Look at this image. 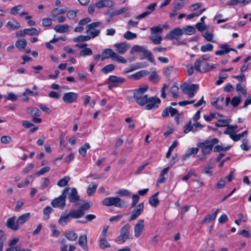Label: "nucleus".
<instances>
[{
    "label": "nucleus",
    "mask_w": 251,
    "mask_h": 251,
    "mask_svg": "<svg viewBox=\"0 0 251 251\" xmlns=\"http://www.w3.org/2000/svg\"><path fill=\"white\" fill-rule=\"evenodd\" d=\"M148 89L147 85H144L134 91L133 98L136 103L141 105H145V109L148 110L156 109L160 103L159 98L148 97L145 93Z\"/></svg>",
    "instance_id": "nucleus-1"
},
{
    "label": "nucleus",
    "mask_w": 251,
    "mask_h": 251,
    "mask_svg": "<svg viewBox=\"0 0 251 251\" xmlns=\"http://www.w3.org/2000/svg\"><path fill=\"white\" fill-rule=\"evenodd\" d=\"M103 205L107 206H115L118 208L127 207V202L118 197H109L104 198L101 201Z\"/></svg>",
    "instance_id": "nucleus-2"
},
{
    "label": "nucleus",
    "mask_w": 251,
    "mask_h": 251,
    "mask_svg": "<svg viewBox=\"0 0 251 251\" xmlns=\"http://www.w3.org/2000/svg\"><path fill=\"white\" fill-rule=\"evenodd\" d=\"M136 52L143 53L145 58H147L150 62L154 63L155 60L153 54L144 46L137 45H134L131 49L129 53L133 54Z\"/></svg>",
    "instance_id": "nucleus-3"
},
{
    "label": "nucleus",
    "mask_w": 251,
    "mask_h": 251,
    "mask_svg": "<svg viewBox=\"0 0 251 251\" xmlns=\"http://www.w3.org/2000/svg\"><path fill=\"white\" fill-rule=\"evenodd\" d=\"M102 24L100 22H97L88 25L86 28V33L89 36L90 38L93 39L98 36L100 33V27Z\"/></svg>",
    "instance_id": "nucleus-4"
},
{
    "label": "nucleus",
    "mask_w": 251,
    "mask_h": 251,
    "mask_svg": "<svg viewBox=\"0 0 251 251\" xmlns=\"http://www.w3.org/2000/svg\"><path fill=\"white\" fill-rule=\"evenodd\" d=\"M180 87L184 94H187L189 98H193L198 90L199 86L198 84L183 83L180 85Z\"/></svg>",
    "instance_id": "nucleus-5"
},
{
    "label": "nucleus",
    "mask_w": 251,
    "mask_h": 251,
    "mask_svg": "<svg viewBox=\"0 0 251 251\" xmlns=\"http://www.w3.org/2000/svg\"><path fill=\"white\" fill-rule=\"evenodd\" d=\"M230 101L229 97H227L225 100L224 96H221L218 98H214L211 102L212 105L215 106L218 109H221L224 106L228 105L229 102Z\"/></svg>",
    "instance_id": "nucleus-6"
},
{
    "label": "nucleus",
    "mask_w": 251,
    "mask_h": 251,
    "mask_svg": "<svg viewBox=\"0 0 251 251\" xmlns=\"http://www.w3.org/2000/svg\"><path fill=\"white\" fill-rule=\"evenodd\" d=\"M63 193H64V195H68V198L71 202H75L79 200V196L75 188H67L64 190Z\"/></svg>",
    "instance_id": "nucleus-7"
},
{
    "label": "nucleus",
    "mask_w": 251,
    "mask_h": 251,
    "mask_svg": "<svg viewBox=\"0 0 251 251\" xmlns=\"http://www.w3.org/2000/svg\"><path fill=\"white\" fill-rule=\"evenodd\" d=\"M130 226L129 224H126L121 229L120 235L115 240L124 243L128 238L130 232Z\"/></svg>",
    "instance_id": "nucleus-8"
},
{
    "label": "nucleus",
    "mask_w": 251,
    "mask_h": 251,
    "mask_svg": "<svg viewBox=\"0 0 251 251\" xmlns=\"http://www.w3.org/2000/svg\"><path fill=\"white\" fill-rule=\"evenodd\" d=\"M66 195H64V193H63L61 196L52 201L51 202V205L54 207H59L63 209L66 205Z\"/></svg>",
    "instance_id": "nucleus-9"
},
{
    "label": "nucleus",
    "mask_w": 251,
    "mask_h": 251,
    "mask_svg": "<svg viewBox=\"0 0 251 251\" xmlns=\"http://www.w3.org/2000/svg\"><path fill=\"white\" fill-rule=\"evenodd\" d=\"M113 47L116 49V53L120 54H124L129 49L130 45L127 42H123L116 43L113 45Z\"/></svg>",
    "instance_id": "nucleus-10"
},
{
    "label": "nucleus",
    "mask_w": 251,
    "mask_h": 251,
    "mask_svg": "<svg viewBox=\"0 0 251 251\" xmlns=\"http://www.w3.org/2000/svg\"><path fill=\"white\" fill-rule=\"evenodd\" d=\"M145 227L144 220H138L134 226V236L138 238L142 234Z\"/></svg>",
    "instance_id": "nucleus-11"
},
{
    "label": "nucleus",
    "mask_w": 251,
    "mask_h": 251,
    "mask_svg": "<svg viewBox=\"0 0 251 251\" xmlns=\"http://www.w3.org/2000/svg\"><path fill=\"white\" fill-rule=\"evenodd\" d=\"M183 34V30L180 28H176L172 30L166 35V38L172 40L174 39L177 40Z\"/></svg>",
    "instance_id": "nucleus-12"
},
{
    "label": "nucleus",
    "mask_w": 251,
    "mask_h": 251,
    "mask_svg": "<svg viewBox=\"0 0 251 251\" xmlns=\"http://www.w3.org/2000/svg\"><path fill=\"white\" fill-rule=\"evenodd\" d=\"M144 210V203L141 202L138 204L136 208H135L131 213V216L129 219V222H131L137 219L143 212Z\"/></svg>",
    "instance_id": "nucleus-13"
},
{
    "label": "nucleus",
    "mask_w": 251,
    "mask_h": 251,
    "mask_svg": "<svg viewBox=\"0 0 251 251\" xmlns=\"http://www.w3.org/2000/svg\"><path fill=\"white\" fill-rule=\"evenodd\" d=\"M71 219L72 217L70 213L65 211L61 214L58 219V223L61 226H64L70 223Z\"/></svg>",
    "instance_id": "nucleus-14"
},
{
    "label": "nucleus",
    "mask_w": 251,
    "mask_h": 251,
    "mask_svg": "<svg viewBox=\"0 0 251 251\" xmlns=\"http://www.w3.org/2000/svg\"><path fill=\"white\" fill-rule=\"evenodd\" d=\"M197 146L201 149V151L204 155L210 154L213 150L212 145L208 144L207 142L199 143Z\"/></svg>",
    "instance_id": "nucleus-15"
},
{
    "label": "nucleus",
    "mask_w": 251,
    "mask_h": 251,
    "mask_svg": "<svg viewBox=\"0 0 251 251\" xmlns=\"http://www.w3.org/2000/svg\"><path fill=\"white\" fill-rule=\"evenodd\" d=\"M77 98V94L74 92H68L64 94L63 100L65 102L71 103L76 101Z\"/></svg>",
    "instance_id": "nucleus-16"
},
{
    "label": "nucleus",
    "mask_w": 251,
    "mask_h": 251,
    "mask_svg": "<svg viewBox=\"0 0 251 251\" xmlns=\"http://www.w3.org/2000/svg\"><path fill=\"white\" fill-rule=\"evenodd\" d=\"M220 48L221 50L215 52V54L217 55H223L231 50L235 51L236 53L238 52L237 50L230 48L229 46L227 44L222 45L220 47Z\"/></svg>",
    "instance_id": "nucleus-17"
},
{
    "label": "nucleus",
    "mask_w": 251,
    "mask_h": 251,
    "mask_svg": "<svg viewBox=\"0 0 251 251\" xmlns=\"http://www.w3.org/2000/svg\"><path fill=\"white\" fill-rule=\"evenodd\" d=\"M21 27L20 24L16 20L12 19L6 23L5 25V27L9 31L16 30Z\"/></svg>",
    "instance_id": "nucleus-18"
},
{
    "label": "nucleus",
    "mask_w": 251,
    "mask_h": 251,
    "mask_svg": "<svg viewBox=\"0 0 251 251\" xmlns=\"http://www.w3.org/2000/svg\"><path fill=\"white\" fill-rule=\"evenodd\" d=\"M199 148H188L186 152L185 153L182 159V161L188 160L191 155H195L199 152Z\"/></svg>",
    "instance_id": "nucleus-19"
},
{
    "label": "nucleus",
    "mask_w": 251,
    "mask_h": 251,
    "mask_svg": "<svg viewBox=\"0 0 251 251\" xmlns=\"http://www.w3.org/2000/svg\"><path fill=\"white\" fill-rule=\"evenodd\" d=\"M149 72L147 70H141L128 76L131 79L138 80L145 76L149 75Z\"/></svg>",
    "instance_id": "nucleus-20"
},
{
    "label": "nucleus",
    "mask_w": 251,
    "mask_h": 251,
    "mask_svg": "<svg viewBox=\"0 0 251 251\" xmlns=\"http://www.w3.org/2000/svg\"><path fill=\"white\" fill-rule=\"evenodd\" d=\"M109 82H111L113 83L114 85L116 87L119 86L120 84L124 83L126 81V79L121 77H118L115 75H110L109 77Z\"/></svg>",
    "instance_id": "nucleus-21"
},
{
    "label": "nucleus",
    "mask_w": 251,
    "mask_h": 251,
    "mask_svg": "<svg viewBox=\"0 0 251 251\" xmlns=\"http://www.w3.org/2000/svg\"><path fill=\"white\" fill-rule=\"evenodd\" d=\"M114 4V2L111 0H101L96 3V6L101 8L104 7H111Z\"/></svg>",
    "instance_id": "nucleus-22"
},
{
    "label": "nucleus",
    "mask_w": 251,
    "mask_h": 251,
    "mask_svg": "<svg viewBox=\"0 0 251 251\" xmlns=\"http://www.w3.org/2000/svg\"><path fill=\"white\" fill-rule=\"evenodd\" d=\"M59 243L61 244L60 251H67L68 245L66 244V241L65 239H62L59 241ZM75 249L74 245L70 244L68 251H75Z\"/></svg>",
    "instance_id": "nucleus-23"
},
{
    "label": "nucleus",
    "mask_w": 251,
    "mask_h": 251,
    "mask_svg": "<svg viewBox=\"0 0 251 251\" xmlns=\"http://www.w3.org/2000/svg\"><path fill=\"white\" fill-rule=\"evenodd\" d=\"M115 52L111 49H104L101 53V60L110 58L112 59Z\"/></svg>",
    "instance_id": "nucleus-24"
},
{
    "label": "nucleus",
    "mask_w": 251,
    "mask_h": 251,
    "mask_svg": "<svg viewBox=\"0 0 251 251\" xmlns=\"http://www.w3.org/2000/svg\"><path fill=\"white\" fill-rule=\"evenodd\" d=\"M7 226L8 227L14 230H17L20 228L19 224L15 222V217H13L11 218L8 219L7 221Z\"/></svg>",
    "instance_id": "nucleus-25"
},
{
    "label": "nucleus",
    "mask_w": 251,
    "mask_h": 251,
    "mask_svg": "<svg viewBox=\"0 0 251 251\" xmlns=\"http://www.w3.org/2000/svg\"><path fill=\"white\" fill-rule=\"evenodd\" d=\"M26 112L27 114L31 115L33 117H39L41 115V112L35 107H31L27 108L26 109Z\"/></svg>",
    "instance_id": "nucleus-26"
},
{
    "label": "nucleus",
    "mask_w": 251,
    "mask_h": 251,
    "mask_svg": "<svg viewBox=\"0 0 251 251\" xmlns=\"http://www.w3.org/2000/svg\"><path fill=\"white\" fill-rule=\"evenodd\" d=\"M69 213L72 218L74 219H78L81 218L85 214L84 211H83L82 209H80L72 210Z\"/></svg>",
    "instance_id": "nucleus-27"
},
{
    "label": "nucleus",
    "mask_w": 251,
    "mask_h": 251,
    "mask_svg": "<svg viewBox=\"0 0 251 251\" xmlns=\"http://www.w3.org/2000/svg\"><path fill=\"white\" fill-rule=\"evenodd\" d=\"M98 246L100 249H105L110 247V244L107 241L106 237H100Z\"/></svg>",
    "instance_id": "nucleus-28"
},
{
    "label": "nucleus",
    "mask_w": 251,
    "mask_h": 251,
    "mask_svg": "<svg viewBox=\"0 0 251 251\" xmlns=\"http://www.w3.org/2000/svg\"><path fill=\"white\" fill-rule=\"evenodd\" d=\"M30 216V213H26L21 215L17 219V223L19 225H21L27 222Z\"/></svg>",
    "instance_id": "nucleus-29"
},
{
    "label": "nucleus",
    "mask_w": 251,
    "mask_h": 251,
    "mask_svg": "<svg viewBox=\"0 0 251 251\" xmlns=\"http://www.w3.org/2000/svg\"><path fill=\"white\" fill-rule=\"evenodd\" d=\"M159 192L156 193L154 195L151 196L149 199L150 204L153 207H156L159 203V201L158 199Z\"/></svg>",
    "instance_id": "nucleus-30"
},
{
    "label": "nucleus",
    "mask_w": 251,
    "mask_h": 251,
    "mask_svg": "<svg viewBox=\"0 0 251 251\" xmlns=\"http://www.w3.org/2000/svg\"><path fill=\"white\" fill-rule=\"evenodd\" d=\"M69 28V26L68 25H56L54 29L57 32L65 33L67 32Z\"/></svg>",
    "instance_id": "nucleus-31"
},
{
    "label": "nucleus",
    "mask_w": 251,
    "mask_h": 251,
    "mask_svg": "<svg viewBox=\"0 0 251 251\" xmlns=\"http://www.w3.org/2000/svg\"><path fill=\"white\" fill-rule=\"evenodd\" d=\"M87 242V236L86 235H81L79 237L78 239L79 245L85 250H88Z\"/></svg>",
    "instance_id": "nucleus-32"
},
{
    "label": "nucleus",
    "mask_w": 251,
    "mask_h": 251,
    "mask_svg": "<svg viewBox=\"0 0 251 251\" xmlns=\"http://www.w3.org/2000/svg\"><path fill=\"white\" fill-rule=\"evenodd\" d=\"M213 166H214L213 161H212V160H210L208 164H207L206 166L204 167V169H203V172L205 174H206L209 176H211L213 175L212 169L213 168Z\"/></svg>",
    "instance_id": "nucleus-33"
},
{
    "label": "nucleus",
    "mask_w": 251,
    "mask_h": 251,
    "mask_svg": "<svg viewBox=\"0 0 251 251\" xmlns=\"http://www.w3.org/2000/svg\"><path fill=\"white\" fill-rule=\"evenodd\" d=\"M64 235L70 241H75L77 238V234L73 231L66 232Z\"/></svg>",
    "instance_id": "nucleus-34"
},
{
    "label": "nucleus",
    "mask_w": 251,
    "mask_h": 251,
    "mask_svg": "<svg viewBox=\"0 0 251 251\" xmlns=\"http://www.w3.org/2000/svg\"><path fill=\"white\" fill-rule=\"evenodd\" d=\"M149 39L154 44H160L162 41V36L160 34H156L155 35H151L149 37Z\"/></svg>",
    "instance_id": "nucleus-35"
},
{
    "label": "nucleus",
    "mask_w": 251,
    "mask_h": 251,
    "mask_svg": "<svg viewBox=\"0 0 251 251\" xmlns=\"http://www.w3.org/2000/svg\"><path fill=\"white\" fill-rule=\"evenodd\" d=\"M183 34L188 35H191L194 34L196 32V29L194 27L191 25H187L183 28Z\"/></svg>",
    "instance_id": "nucleus-36"
},
{
    "label": "nucleus",
    "mask_w": 251,
    "mask_h": 251,
    "mask_svg": "<svg viewBox=\"0 0 251 251\" xmlns=\"http://www.w3.org/2000/svg\"><path fill=\"white\" fill-rule=\"evenodd\" d=\"M53 211V209L49 206L45 207L43 209V219L44 220H47L50 218V215Z\"/></svg>",
    "instance_id": "nucleus-37"
},
{
    "label": "nucleus",
    "mask_w": 251,
    "mask_h": 251,
    "mask_svg": "<svg viewBox=\"0 0 251 251\" xmlns=\"http://www.w3.org/2000/svg\"><path fill=\"white\" fill-rule=\"evenodd\" d=\"M27 45V42L25 39H22L18 40L15 43V46L19 50L24 49Z\"/></svg>",
    "instance_id": "nucleus-38"
},
{
    "label": "nucleus",
    "mask_w": 251,
    "mask_h": 251,
    "mask_svg": "<svg viewBox=\"0 0 251 251\" xmlns=\"http://www.w3.org/2000/svg\"><path fill=\"white\" fill-rule=\"evenodd\" d=\"M112 60L115 61L117 62L122 64H126L127 63V60L124 57L118 54V53L115 52Z\"/></svg>",
    "instance_id": "nucleus-39"
},
{
    "label": "nucleus",
    "mask_w": 251,
    "mask_h": 251,
    "mask_svg": "<svg viewBox=\"0 0 251 251\" xmlns=\"http://www.w3.org/2000/svg\"><path fill=\"white\" fill-rule=\"evenodd\" d=\"M50 230L51 231V236L53 237H58L60 234L59 230L57 228V227L54 224H51L50 226Z\"/></svg>",
    "instance_id": "nucleus-40"
},
{
    "label": "nucleus",
    "mask_w": 251,
    "mask_h": 251,
    "mask_svg": "<svg viewBox=\"0 0 251 251\" xmlns=\"http://www.w3.org/2000/svg\"><path fill=\"white\" fill-rule=\"evenodd\" d=\"M236 90L238 93H240L246 96L247 90L245 85H243L240 83H238L236 86Z\"/></svg>",
    "instance_id": "nucleus-41"
},
{
    "label": "nucleus",
    "mask_w": 251,
    "mask_h": 251,
    "mask_svg": "<svg viewBox=\"0 0 251 251\" xmlns=\"http://www.w3.org/2000/svg\"><path fill=\"white\" fill-rule=\"evenodd\" d=\"M98 187V184L96 183H93L89 185L87 190V193L88 196H91L93 194H94Z\"/></svg>",
    "instance_id": "nucleus-42"
},
{
    "label": "nucleus",
    "mask_w": 251,
    "mask_h": 251,
    "mask_svg": "<svg viewBox=\"0 0 251 251\" xmlns=\"http://www.w3.org/2000/svg\"><path fill=\"white\" fill-rule=\"evenodd\" d=\"M149 80L154 83H157L159 80V77L155 71H152L149 76Z\"/></svg>",
    "instance_id": "nucleus-43"
},
{
    "label": "nucleus",
    "mask_w": 251,
    "mask_h": 251,
    "mask_svg": "<svg viewBox=\"0 0 251 251\" xmlns=\"http://www.w3.org/2000/svg\"><path fill=\"white\" fill-rule=\"evenodd\" d=\"M213 45L210 43H206L201 47V50L203 52L212 51L213 49Z\"/></svg>",
    "instance_id": "nucleus-44"
},
{
    "label": "nucleus",
    "mask_w": 251,
    "mask_h": 251,
    "mask_svg": "<svg viewBox=\"0 0 251 251\" xmlns=\"http://www.w3.org/2000/svg\"><path fill=\"white\" fill-rule=\"evenodd\" d=\"M90 148V146L89 143H85L82 146H81L79 150V153L82 156H85L87 153V150Z\"/></svg>",
    "instance_id": "nucleus-45"
},
{
    "label": "nucleus",
    "mask_w": 251,
    "mask_h": 251,
    "mask_svg": "<svg viewBox=\"0 0 251 251\" xmlns=\"http://www.w3.org/2000/svg\"><path fill=\"white\" fill-rule=\"evenodd\" d=\"M70 180V177L69 176H66L58 181L57 182V185L61 187H64L67 185Z\"/></svg>",
    "instance_id": "nucleus-46"
},
{
    "label": "nucleus",
    "mask_w": 251,
    "mask_h": 251,
    "mask_svg": "<svg viewBox=\"0 0 251 251\" xmlns=\"http://www.w3.org/2000/svg\"><path fill=\"white\" fill-rule=\"evenodd\" d=\"M178 87L176 85H173L170 90V92L172 94V96L175 98H178L179 96L178 94Z\"/></svg>",
    "instance_id": "nucleus-47"
},
{
    "label": "nucleus",
    "mask_w": 251,
    "mask_h": 251,
    "mask_svg": "<svg viewBox=\"0 0 251 251\" xmlns=\"http://www.w3.org/2000/svg\"><path fill=\"white\" fill-rule=\"evenodd\" d=\"M203 36L207 41L212 42H216V41L215 40H214V34L208 31L204 33Z\"/></svg>",
    "instance_id": "nucleus-48"
},
{
    "label": "nucleus",
    "mask_w": 251,
    "mask_h": 251,
    "mask_svg": "<svg viewBox=\"0 0 251 251\" xmlns=\"http://www.w3.org/2000/svg\"><path fill=\"white\" fill-rule=\"evenodd\" d=\"M91 39L90 38L89 36L87 34L86 35H80L77 37H76L74 38V41L77 42H84L90 40Z\"/></svg>",
    "instance_id": "nucleus-49"
},
{
    "label": "nucleus",
    "mask_w": 251,
    "mask_h": 251,
    "mask_svg": "<svg viewBox=\"0 0 251 251\" xmlns=\"http://www.w3.org/2000/svg\"><path fill=\"white\" fill-rule=\"evenodd\" d=\"M163 27L160 25L153 26L151 28L152 34H159L162 32Z\"/></svg>",
    "instance_id": "nucleus-50"
},
{
    "label": "nucleus",
    "mask_w": 251,
    "mask_h": 251,
    "mask_svg": "<svg viewBox=\"0 0 251 251\" xmlns=\"http://www.w3.org/2000/svg\"><path fill=\"white\" fill-rule=\"evenodd\" d=\"M115 68V66L112 64H108L104 66L101 70V71L106 74L114 70Z\"/></svg>",
    "instance_id": "nucleus-51"
},
{
    "label": "nucleus",
    "mask_w": 251,
    "mask_h": 251,
    "mask_svg": "<svg viewBox=\"0 0 251 251\" xmlns=\"http://www.w3.org/2000/svg\"><path fill=\"white\" fill-rule=\"evenodd\" d=\"M230 148V146H227L226 147L222 145H217L213 148V151L214 152H219L221 151H227Z\"/></svg>",
    "instance_id": "nucleus-52"
},
{
    "label": "nucleus",
    "mask_w": 251,
    "mask_h": 251,
    "mask_svg": "<svg viewBox=\"0 0 251 251\" xmlns=\"http://www.w3.org/2000/svg\"><path fill=\"white\" fill-rule=\"evenodd\" d=\"M93 52L92 50L90 48H86L83 50H81L79 53L80 56H90L92 55Z\"/></svg>",
    "instance_id": "nucleus-53"
},
{
    "label": "nucleus",
    "mask_w": 251,
    "mask_h": 251,
    "mask_svg": "<svg viewBox=\"0 0 251 251\" xmlns=\"http://www.w3.org/2000/svg\"><path fill=\"white\" fill-rule=\"evenodd\" d=\"M137 34L131 31H127L124 33V37L127 40H132L136 38Z\"/></svg>",
    "instance_id": "nucleus-54"
},
{
    "label": "nucleus",
    "mask_w": 251,
    "mask_h": 251,
    "mask_svg": "<svg viewBox=\"0 0 251 251\" xmlns=\"http://www.w3.org/2000/svg\"><path fill=\"white\" fill-rule=\"evenodd\" d=\"M23 6L21 4L14 6L10 9V13L13 15H16L23 8Z\"/></svg>",
    "instance_id": "nucleus-55"
},
{
    "label": "nucleus",
    "mask_w": 251,
    "mask_h": 251,
    "mask_svg": "<svg viewBox=\"0 0 251 251\" xmlns=\"http://www.w3.org/2000/svg\"><path fill=\"white\" fill-rule=\"evenodd\" d=\"M67 7H65L62 8H54L52 10V14L60 15L66 12L67 11Z\"/></svg>",
    "instance_id": "nucleus-56"
},
{
    "label": "nucleus",
    "mask_w": 251,
    "mask_h": 251,
    "mask_svg": "<svg viewBox=\"0 0 251 251\" xmlns=\"http://www.w3.org/2000/svg\"><path fill=\"white\" fill-rule=\"evenodd\" d=\"M197 175L195 173L194 170L189 171L186 175L182 177V179L184 181L188 180L192 176H197Z\"/></svg>",
    "instance_id": "nucleus-57"
},
{
    "label": "nucleus",
    "mask_w": 251,
    "mask_h": 251,
    "mask_svg": "<svg viewBox=\"0 0 251 251\" xmlns=\"http://www.w3.org/2000/svg\"><path fill=\"white\" fill-rule=\"evenodd\" d=\"M26 35L29 36L38 35L39 33L38 30L35 28H26Z\"/></svg>",
    "instance_id": "nucleus-58"
},
{
    "label": "nucleus",
    "mask_w": 251,
    "mask_h": 251,
    "mask_svg": "<svg viewBox=\"0 0 251 251\" xmlns=\"http://www.w3.org/2000/svg\"><path fill=\"white\" fill-rule=\"evenodd\" d=\"M218 66L217 64H210L206 63L203 67V70L205 71H210L212 69L215 68Z\"/></svg>",
    "instance_id": "nucleus-59"
},
{
    "label": "nucleus",
    "mask_w": 251,
    "mask_h": 251,
    "mask_svg": "<svg viewBox=\"0 0 251 251\" xmlns=\"http://www.w3.org/2000/svg\"><path fill=\"white\" fill-rule=\"evenodd\" d=\"M216 218V214H208L202 221V223H210V222L214 221Z\"/></svg>",
    "instance_id": "nucleus-60"
},
{
    "label": "nucleus",
    "mask_w": 251,
    "mask_h": 251,
    "mask_svg": "<svg viewBox=\"0 0 251 251\" xmlns=\"http://www.w3.org/2000/svg\"><path fill=\"white\" fill-rule=\"evenodd\" d=\"M202 64V62L201 61V59H198L196 60L194 64V68L196 71L199 73L201 72V66Z\"/></svg>",
    "instance_id": "nucleus-61"
},
{
    "label": "nucleus",
    "mask_w": 251,
    "mask_h": 251,
    "mask_svg": "<svg viewBox=\"0 0 251 251\" xmlns=\"http://www.w3.org/2000/svg\"><path fill=\"white\" fill-rule=\"evenodd\" d=\"M156 5V3H152L149 4L147 7V11H146L145 12L148 13V15H150L151 13L154 11Z\"/></svg>",
    "instance_id": "nucleus-62"
},
{
    "label": "nucleus",
    "mask_w": 251,
    "mask_h": 251,
    "mask_svg": "<svg viewBox=\"0 0 251 251\" xmlns=\"http://www.w3.org/2000/svg\"><path fill=\"white\" fill-rule=\"evenodd\" d=\"M247 134H248V131L247 130L244 131L243 132H242V133H240V134H236L235 133L233 140L234 141H238L239 140H240L241 138H242L245 136H246L247 135Z\"/></svg>",
    "instance_id": "nucleus-63"
},
{
    "label": "nucleus",
    "mask_w": 251,
    "mask_h": 251,
    "mask_svg": "<svg viewBox=\"0 0 251 251\" xmlns=\"http://www.w3.org/2000/svg\"><path fill=\"white\" fill-rule=\"evenodd\" d=\"M224 133L229 135L230 138L233 140L235 132L232 130L231 127L228 126L227 129L224 131Z\"/></svg>",
    "instance_id": "nucleus-64"
}]
</instances>
